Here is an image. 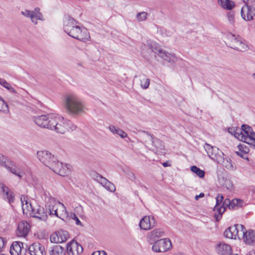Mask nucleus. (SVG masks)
<instances>
[{"label":"nucleus","mask_w":255,"mask_h":255,"mask_svg":"<svg viewBox=\"0 0 255 255\" xmlns=\"http://www.w3.org/2000/svg\"><path fill=\"white\" fill-rule=\"evenodd\" d=\"M33 121L38 127L54 130L57 133L64 134L69 130H74L76 126L68 120L56 114L42 115L33 117Z\"/></svg>","instance_id":"nucleus-1"},{"label":"nucleus","mask_w":255,"mask_h":255,"mask_svg":"<svg viewBox=\"0 0 255 255\" xmlns=\"http://www.w3.org/2000/svg\"><path fill=\"white\" fill-rule=\"evenodd\" d=\"M64 107L68 114L79 115L84 113V106L81 100L74 94H68L64 96Z\"/></svg>","instance_id":"nucleus-2"},{"label":"nucleus","mask_w":255,"mask_h":255,"mask_svg":"<svg viewBox=\"0 0 255 255\" xmlns=\"http://www.w3.org/2000/svg\"><path fill=\"white\" fill-rule=\"evenodd\" d=\"M79 22L73 17L67 15L63 18V30L68 35L74 38L78 35L77 32L80 30Z\"/></svg>","instance_id":"nucleus-3"},{"label":"nucleus","mask_w":255,"mask_h":255,"mask_svg":"<svg viewBox=\"0 0 255 255\" xmlns=\"http://www.w3.org/2000/svg\"><path fill=\"white\" fill-rule=\"evenodd\" d=\"M150 50L155 54V56L158 55L163 60L171 63H174L177 61V57L173 54L169 53L162 49L157 44L152 42L148 44Z\"/></svg>","instance_id":"nucleus-4"},{"label":"nucleus","mask_w":255,"mask_h":255,"mask_svg":"<svg viewBox=\"0 0 255 255\" xmlns=\"http://www.w3.org/2000/svg\"><path fill=\"white\" fill-rule=\"evenodd\" d=\"M223 196L221 194H218L216 198V204L214 208V211L215 212V217L217 221H219L221 219L222 214L226 210V206L229 207V209L231 208V206H230L231 201L228 199H225L223 205L220 206V204L223 202Z\"/></svg>","instance_id":"nucleus-5"},{"label":"nucleus","mask_w":255,"mask_h":255,"mask_svg":"<svg viewBox=\"0 0 255 255\" xmlns=\"http://www.w3.org/2000/svg\"><path fill=\"white\" fill-rule=\"evenodd\" d=\"M0 164L19 178H21L24 174V172L20 170L13 161L1 154H0Z\"/></svg>","instance_id":"nucleus-6"},{"label":"nucleus","mask_w":255,"mask_h":255,"mask_svg":"<svg viewBox=\"0 0 255 255\" xmlns=\"http://www.w3.org/2000/svg\"><path fill=\"white\" fill-rule=\"evenodd\" d=\"M228 37L230 40L229 46L232 48L242 52L246 51L248 49V44L239 36H237L234 34H230Z\"/></svg>","instance_id":"nucleus-7"},{"label":"nucleus","mask_w":255,"mask_h":255,"mask_svg":"<svg viewBox=\"0 0 255 255\" xmlns=\"http://www.w3.org/2000/svg\"><path fill=\"white\" fill-rule=\"evenodd\" d=\"M204 148L211 159L217 162L221 161V157L223 156L224 153L218 147L206 143Z\"/></svg>","instance_id":"nucleus-8"},{"label":"nucleus","mask_w":255,"mask_h":255,"mask_svg":"<svg viewBox=\"0 0 255 255\" xmlns=\"http://www.w3.org/2000/svg\"><path fill=\"white\" fill-rule=\"evenodd\" d=\"M70 166L69 164H63L59 162L56 158V161L53 162L49 169L55 173L64 176L69 173L70 171Z\"/></svg>","instance_id":"nucleus-9"},{"label":"nucleus","mask_w":255,"mask_h":255,"mask_svg":"<svg viewBox=\"0 0 255 255\" xmlns=\"http://www.w3.org/2000/svg\"><path fill=\"white\" fill-rule=\"evenodd\" d=\"M172 244L169 239H162L155 242L152 247L155 252H165L171 249Z\"/></svg>","instance_id":"nucleus-10"},{"label":"nucleus","mask_w":255,"mask_h":255,"mask_svg":"<svg viewBox=\"0 0 255 255\" xmlns=\"http://www.w3.org/2000/svg\"><path fill=\"white\" fill-rule=\"evenodd\" d=\"M38 160L49 168L53 162L56 161V157L47 150H40L37 152Z\"/></svg>","instance_id":"nucleus-11"},{"label":"nucleus","mask_w":255,"mask_h":255,"mask_svg":"<svg viewBox=\"0 0 255 255\" xmlns=\"http://www.w3.org/2000/svg\"><path fill=\"white\" fill-rule=\"evenodd\" d=\"M21 13L23 16L29 18L31 21L34 24L37 23V20H43V17L42 14L40 12V9L38 7H36L34 10H29L25 9L21 11Z\"/></svg>","instance_id":"nucleus-12"},{"label":"nucleus","mask_w":255,"mask_h":255,"mask_svg":"<svg viewBox=\"0 0 255 255\" xmlns=\"http://www.w3.org/2000/svg\"><path fill=\"white\" fill-rule=\"evenodd\" d=\"M239 227L241 229L240 231L241 235H243V240L245 244L249 245H255V231L252 230L246 231L244 226L242 225H240Z\"/></svg>","instance_id":"nucleus-13"},{"label":"nucleus","mask_w":255,"mask_h":255,"mask_svg":"<svg viewBox=\"0 0 255 255\" xmlns=\"http://www.w3.org/2000/svg\"><path fill=\"white\" fill-rule=\"evenodd\" d=\"M0 192L4 201L11 204L15 200V195L12 191L2 183H0Z\"/></svg>","instance_id":"nucleus-14"},{"label":"nucleus","mask_w":255,"mask_h":255,"mask_svg":"<svg viewBox=\"0 0 255 255\" xmlns=\"http://www.w3.org/2000/svg\"><path fill=\"white\" fill-rule=\"evenodd\" d=\"M66 247L68 255H79L83 250L82 246L74 240L68 243Z\"/></svg>","instance_id":"nucleus-15"},{"label":"nucleus","mask_w":255,"mask_h":255,"mask_svg":"<svg viewBox=\"0 0 255 255\" xmlns=\"http://www.w3.org/2000/svg\"><path fill=\"white\" fill-rule=\"evenodd\" d=\"M241 15L245 20H251L255 16V7L253 6H250L245 3L241 9Z\"/></svg>","instance_id":"nucleus-16"},{"label":"nucleus","mask_w":255,"mask_h":255,"mask_svg":"<svg viewBox=\"0 0 255 255\" xmlns=\"http://www.w3.org/2000/svg\"><path fill=\"white\" fill-rule=\"evenodd\" d=\"M154 218L152 216H145L140 221L139 227L141 229L148 230L155 226Z\"/></svg>","instance_id":"nucleus-17"},{"label":"nucleus","mask_w":255,"mask_h":255,"mask_svg":"<svg viewBox=\"0 0 255 255\" xmlns=\"http://www.w3.org/2000/svg\"><path fill=\"white\" fill-rule=\"evenodd\" d=\"M240 226L239 225H235L232 227H229L224 232V236L231 239H236L237 238H239L241 235V232L239 231V229H241L239 227Z\"/></svg>","instance_id":"nucleus-18"},{"label":"nucleus","mask_w":255,"mask_h":255,"mask_svg":"<svg viewBox=\"0 0 255 255\" xmlns=\"http://www.w3.org/2000/svg\"><path fill=\"white\" fill-rule=\"evenodd\" d=\"M30 255H45L44 247L40 243H36L31 245L28 248Z\"/></svg>","instance_id":"nucleus-19"},{"label":"nucleus","mask_w":255,"mask_h":255,"mask_svg":"<svg viewBox=\"0 0 255 255\" xmlns=\"http://www.w3.org/2000/svg\"><path fill=\"white\" fill-rule=\"evenodd\" d=\"M33 210L30 211L33 217L36 218L40 220L46 221L47 219V215L43 207L37 206L36 208L33 207Z\"/></svg>","instance_id":"nucleus-20"},{"label":"nucleus","mask_w":255,"mask_h":255,"mask_svg":"<svg viewBox=\"0 0 255 255\" xmlns=\"http://www.w3.org/2000/svg\"><path fill=\"white\" fill-rule=\"evenodd\" d=\"M58 201L55 199H51L49 202L45 204L46 208L48 210L50 215H55L59 218V214L58 212L59 207Z\"/></svg>","instance_id":"nucleus-21"},{"label":"nucleus","mask_w":255,"mask_h":255,"mask_svg":"<svg viewBox=\"0 0 255 255\" xmlns=\"http://www.w3.org/2000/svg\"><path fill=\"white\" fill-rule=\"evenodd\" d=\"M58 201L55 199H51L49 202L45 204L46 208L48 210L50 215H55L59 218V214L58 212L59 207Z\"/></svg>","instance_id":"nucleus-22"},{"label":"nucleus","mask_w":255,"mask_h":255,"mask_svg":"<svg viewBox=\"0 0 255 255\" xmlns=\"http://www.w3.org/2000/svg\"><path fill=\"white\" fill-rule=\"evenodd\" d=\"M25 251L23 244L20 242H14L10 248V253L12 255H20L22 253L24 254Z\"/></svg>","instance_id":"nucleus-23"},{"label":"nucleus","mask_w":255,"mask_h":255,"mask_svg":"<svg viewBox=\"0 0 255 255\" xmlns=\"http://www.w3.org/2000/svg\"><path fill=\"white\" fill-rule=\"evenodd\" d=\"M30 230V225L25 221L20 222L17 226V235L19 237H25Z\"/></svg>","instance_id":"nucleus-24"},{"label":"nucleus","mask_w":255,"mask_h":255,"mask_svg":"<svg viewBox=\"0 0 255 255\" xmlns=\"http://www.w3.org/2000/svg\"><path fill=\"white\" fill-rule=\"evenodd\" d=\"M217 253L221 255H230L232 252V248L228 244L224 243H220L216 246Z\"/></svg>","instance_id":"nucleus-25"},{"label":"nucleus","mask_w":255,"mask_h":255,"mask_svg":"<svg viewBox=\"0 0 255 255\" xmlns=\"http://www.w3.org/2000/svg\"><path fill=\"white\" fill-rule=\"evenodd\" d=\"M221 161H218V164H220L224 167L230 171H235L236 169V167L234 163H233L231 159L226 156L224 154L221 157Z\"/></svg>","instance_id":"nucleus-26"},{"label":"nucleus","mask_w":255,"mask_h":255,"mask_svg":"<svg viewBox=\"0 0 255 255\" xmlns=\"http://www.w3.org/2000/svg\"><path fill=\"white\" fill-rule=\"evenodd\" d=\"M79 29L80 30L77 32L78 35H76L74 38L84 42L89 40L90 36L87 29L83 26H80Z\"/></svg>","instance_id":"nucleus-27"},{"label":"nucleus","mask_w":255,"mask_h":255,"mask_svg":"<svg viewBox=\"0 0 255 255\" xmlns=\"http://www.w3.org/2000/svg\"><path fill=\"white\" fill-rule=\"evenodd\" d=\"M20 200L22 204V210L24 213H30V211H34L33 206L29 202L26 196L24 195L21 196Z\"/></svg>","instance_id":"nucleus-28"},{"label":"nucleus","mask_w":255,"mask_h":255,"mask_svg":"<svg viewBox=\"0 0 255 255\" xmlns=\"http://www.w3.org/2000/svg\"><path fill=\"white\" fill-rule=\"evenodd\" d=\"M108 129L114 134H117L122 138H124L128 136V134L126 132L120 128L116 127L114 125H110L108 127Z\"/></svg>","instance_id":"nucleus-29"},{"label":"nucleus","mask_w":255,"mask_h":255,"mask_svg":"<svg viewBox=\"0 0 255 255\" xmlns=\"http://www.w3.org/2000/svg\"><path fill=\"white\" fill-rule=\"evenodd\" d=\"M49 252L50 255H65V254L64 248L58 245L51 247Z\"/></svg>","instance_id":"nucleus-30"},{"label":"nucleus","mask_w":255,"mask_h":255,"mask_svg":"<svg viewBox=\"0 0 255 255\" xmlns=\"http://www.w3.org/2000/svg\"><path fill=\"white\" fill-rule=\"evenodd\" d=\"M218 4L227 10L232 9L235 6V2L231 0H218Z\"/></svg>","instance_id":"nucleus-31"},{"label":"nucleus","mask_w":255,"mask_h":255,"mask_svg":"<svg viewBox=\"0 0 255 255\" xmlns=\"http://www.w3.org/2000/svg\"><path fill=\"white\" fill-rule=\"evenodd\" d=\"M234 135L239 140L244 141L248 144H251L248 141V136H246L244 133H243L241 129L237 128L235 131H234Z\"/></svg>","instance_id":"nucleus-32"},{"label":"nucleus","mask_w":255,"mask_h":255,"mask_svg":"<svg viewBox=\"0 0 255 255\" xmlns=\"http://www.w3.org/2000/svg\"><path fill=\"white\" fill-rule=\"evenodd\" d=\"M103 187H104L107 190L110 191L111 192H114L115 191L116 188L114 185L108 181L106 178L103 179L102 181L100 183Z\"/></svg>","instance_id":"nucleus-33"},{"label":"nucleus","mask_w":255,"mask_h":255,"mask_svg":"<svg viewBox=\"0 0 255 255\" xmlns=\"http://www.w3.org/2000/svg\"><path fill=\"white\" fill-rule=\"evenodd\" d=\"M58 238L60 243L64 242L69 238V235L67 231L64 230H60L57 232Z\"/></svg>","instance_id":"nucleus-34"},{"label":"nucleus","mask_w":255,"mask_h":255,"mask_svg":"<svg viewBox=\"0 0 255 255\" xmlns=\"http://www.w3.org/2000/svg\"><path fill=\"white\" fill-rule=\"evenodd\" d=\"M58 206L59 207V210L61 211L59 214V218L63 220V217H68L69 216V214H68L66 210V208L64 205L60 202L58 201Z\"/></svg>","instance_id":"nucleus-35"},{"label":"nucleus","mask_w":255,"mask_h":255,"mask_svg":"<svg viewBox=\"0 0 255 255\" xmlns=\"http://www.w3.org/2000/svg\"><path fill=\"white\" fill-rule=\"evenodd\" d=\"M164 235V232L160 229H155L150 233L149 237L150 239L155 240L156 238H160Z\"/></svg>","instance_id":"nucleus-36"},{"label":"nucleus","mask_w":255,"mask_h":255,"mask_svg":"<svg viewBox=\"0 0 255 255\" xmlns=\"http://www.w3.org/2000/svg\"><path fill=\"white\" fill-rule=\"evenodd\" d=\"M0 85L8 90L10 92L13 94L17 93L16 90L4 79L0 80Z\"/></svg>","instance_id":"nucleus-37"},{"label":"nucleus","mask_w":255,"mask_h":255,"mask_svg":"<svg viewBox=\"0 0 255 255\" xmlns=\"http://www.w3.org/2000/svg\"><path fill=\"white\" fill-rule=\"evenodd\" d=\"M191 170L200 178H203L205 176V171L195 165L191 167Z\"/></svg>","instance_id":"nucleus-38"},{"label":"nucleus","mask_w":255,"mask_h":255,"mask_svg":"<svg viewBox=\"0 0 255 255\" xmlns=\"http://www.w3.org/2000/svg\"><path fill=\"white\" fill-rule=\"evenodd\" d=\"M222 180L224 181V183L222 184V186L225 188H227L230 191H232L234 189V185L233 182L229 179L224 180V178H222Z\"/></svg>","instance_id":"nucleus-39"},{"label":"nucleus","mask_w":255,"mask_h":255,"mask_svg":"<svg viewBox=\"0 0 255 255\" xmlns=\"http://www.w3.org/2000/svg\"><path fill=\"white\" fill-rule=\"evenodd\" d=\"M0 111L4 113H7L9 111L7 104L1 97H0Z\"/></svg>","instance_id":"nucleus-40"},{"label":"nucleus","mask_w":255,"mask_h":255,"mask_svg":"<svg viewBox=\"0 0 255 255\" xmlns=\"http://www.w3.org/2000/svg\"><path fill=\"white\" fill-rule=\"evenodd\" d=\"M241 130L244 133L246 134V136H249L251 133L253 131L252 128L247 125H243L242 126Z\"/></svg>","instance_id":"nucleus-41"},{"label":"nucleus","mask_w":255,"mask_h":255,"mask_svg":"<svg viewBox=\"0 0 255 255\" xmlns=\"http://www.w3.org/2000/svg\"><path fill=\"white\" fill-rule=\"evenodd\" d=\"M147 16V13L144 11L138 12L136 15V19L139 22L145 20Z\"/></svg>","instance_id":"nucleus-42"},{"label":"nucleus","mask_w":255,"mask_h":255,"mask_svg":"<svg viewBox=\"0 0 255 255\" xmlns=\"http://www.w3.org/2000/svg\"><path fill=\"white\" fill-rule=\"evenodd\" d=\"M41 197L44 200L45 204L49 202L50 199H55L54 198L51 197L50 193L48 191L44 190L41 194Z\"/></svg>","instance_id":"nucleus-43"},{"label":"nucleus","mask_w":255,"mask_h":255,"mask_svg":"<svg viewBox=\"0 0 255 255\" xmlns=\"http://www.w3.org/2000/svg\"><path fill=\"white\" fill-rule=\"evenodd\" d=\"M150 84V80L145 77L140 80V86L142 89H146L148 88Z\"/></svg>","instance_id":"nucleus-44"},{"label":"nucleus","mask_w":255,"mask_h":255,"mask_svg":"<svg viewBox=\"0 0 255 255\" xmlns=\"http://www.w3.org/2000/svg\"><path fill=\"white\" fill-rule=\"evenodd\" d=\"M244 202L242 200L239 199H234L232 200L230 204L231 208H233L235 207H241L243 205Z\"/></svg>","instance_id":"nucleus-45"},{"label":"nucleus","mask_w":255,"mask_h":255,"mask_svg":"<svg viewBox=\"0 0 255 255\" xmlns=\"http://www.w3.org/2000/svg\"><path fill=\"white\" fill-rule=\"evenodd\" d=\"M68 217L74 220L77 225L83 227V224L74 213H71L69 214V216Z\"/></svg>","instance_id":"nucleus-46"},{"label":"nucleus","mask_w":255,"mask_h":255,"mask_svg":"<svg viewBox=\"0 0 255 255\" xmlns=\"http://www.w3.org/2000/svg\"><path fill=\"white\" fill-rule=\"evenodd\" d=\"M91 176L94 179H95L100 183H101L103 179L104 178V177L102 176L101 175L99 174L98 173L95 172L92 173Z\"/></svg>","instance_id":"nucleus-47"},{"label":"nucleus","mask_w":255,"mask_h":255,"mask_svg":"<svg viewBox=\"0 0 255 255\" xmlns=\"http://www.w3.org/2000/svg\"><path fill=\"white\" fill-rule=\"evenodd\" d=\"M228 20L229 22L233 24L234 23L235 21V14L232 11H230L227 14Z\"/></svg>","instance_id":"nucleus-48"},{"label":"nucleus","mask_w":255,"mask_h":255,"mask_svg":"<svg viewBox=\"0 0 255 255\" xmlns=\"http://www.w3.org/2000/svg\"><path fill=\"white\" fill-rule=\"evenodd\" d=\"M238 147L240 151H243L245 153H247L249 152V148L244 144H240Z\"/></svg>","instance_id":"nucleus-49"},{"label":"nucleus","mask_w":255,"mask_h":255,"mask_svg":"<svg viewBox=\"0 0 255 255\" xmlns=\"http://www.w3.org/2000/svg\"><path fill=\"white\" fill-rule=\"evenodd\" d=\"M248 141H249L250 143H251V144H252V141L254 142L255 141V132L254 131V130L251 133L250 135L248 136Z\"/></svg>","instance_id":"nucleus-50"},{"label":"nucleus","mask_w":255,"mask_h":255,"mask_svg":"<svg viewBox=\"0 0 255 255\" xmlns=\"http://www.w3.org/2000/svg\"><path fill=\"white\" fill-rule=\"evenodd\" d=\"M50 241L52 243H58L60 242L58 238V235L56 233L51 236Z\"/></svg>","instance_id":"nucleus-51"},{"label":"nucleus","mask_w":255,"mask_h":255,"mask_svg":"<svg viewBox=\"0 0 255 255\" xmlns=\"http://www.w3.org/2000/svg\"><path fill=\"white\" fill-rule=\"evenodd\" d=\"M6 243V240L2 237H0V252L4 248L5 244Z\"/></svg>","instance_id":"nucleus-52"},{"label":"nucleus","mask_w":255,"mask_h":255,"mask_svg":"<svg viewBox=\"0 0 255 255\" xmlns=\"http://www.w3.org/2000/svg\"><path fill=\"white\" fill-rule=\"evenodd\" d=\"M143 132L147 134L149 139L152 142V143H154V141H153L154 136L153 135H151L149 132L145 131H143Z\"/></svg>","instance_id":"nucleus-53"},{"label":"nucleus","mask_w":255,"mask_h":255,"mask_svg":"<svg viewBox=\"0 0 255 255\" xmlns=\"http://www.w3.org/2000/svg\"><path fill=\"white\" fill-rule=\"evenodd\" d=\"M92 255H107V253L104 251L94 252Z\"/></svg>","instance_id":"nucleus-54"},{"label":"nucleus","mask_w":255,"mask_h":255,"mask_svg":"<svg viewBox=\"0 0 255 255\" xmlns=\"http://www.w3.org/2000/svg\"><path fill=\"white\" fill-rule=\"evenodd\" d=\"M128 176L129 179L131 180H133L135 179V176L132 172L129 173L128 174Z\"/></svg>","instance_id":"nucleus-55"},{"label":"nucleus","mask_w":255,"mask_h":255,"mask_svg":"<svg viewBox=\"0 0 255 255\" xmlns=\"http://www.w3.org/2000/svg\"><path fill=\"white\" fill-rule=\"evenodd\" d=\"M204 196V194L203 193H201L199 195H196L195 197V200H198L199 198H202Z\"/></svg>","instance_id":"nucleus-56"},{"label":"nucleus","mask_w":255,"mask_h":255,"mask_svg":"<svg viewBox=\"0 0 255 255\" xmlns=\"http://www.w3.org/2000/svg\"><path fill=\"white\" fill-rule=\"evenodd\" d=\"M234 131H235V129L233 128H230L229 129V132H230L231 133H232V134H234Z\"/></svg>","instance_id":"nucleus-57"},{"label":"nucleus","mask_w":255,"mask_h":255,"mask_svg":"<svg viewBox=\"0 0 255 255\" xmlns=\"http://www.w3.org/2000/svg\"><path fill=\"white\" fill-rule=\"evenodd\" d=\"M245 3L253 2L255 1V0H244Z\"/></svg>","instance_id":"nucleus-58"},{"label":"nucleus","mask_w":255,"mask_h":255,"mask_svg":"<svg viewBox=\"0 0 255 255\" xmlns=\"http://www.w3.org/2000/svg\"><path fill=\"white\" fill-rule=\"evenodd\" d=\"M236 153L237 154L241 157H243V155L239 151H236Z\"/></svg>","instance_id":"nucleus-59"},{"label":"nucleus","mask_w":255,"mask_h":255,"mask_svg":"<svg viewBox=\"0 0 255 255\" xmlns=\"http://www.w3.org/2000/svg\"><path fill=\"white\" fill-rule=\"evenodd\" d=\"M162 165L164 166V167H167L169 165L168 164L167 162H164L162 163Z\"/></svg>","instance_id":"nucleus-60"},{"label":"nucleus","mask_w":255,"mask_h":255,"mask_svg":"<svg viewBox=\"0 0 255 255\" xmlns=\"http://www.w3.org/2000/svg\"><path fill=\"white\" fill-rule=\"evenodd\" d=\"M248 255H255V251L250 252L249 254Z\"/></svg>","instance_id":"nucleus-61"},{"label":"nucleus","mask_w":255,"mask_h":255,"mask_svg":"<svg viewBox=\"0 0 255 255\" xmlns=\"http://www.w3.org/2000/svg\"><path fill=\"white\" fill-rule=\"evenodd\" d=\"M252 76L254 78V79L255 80V73L253 74Z\"/></svg>","instance_id":"nucleus-62"},{"label":"nucleus","mask_w":255,"mask_h":255,"mask_svg":"<svg viewBox=\"0 0 255 255\" xmlns=\"http://www.w3.org/2000/svg\"><path fill=\"white\" fill-rule=\"evenodd\" d=\"M156 141H157V142H161V141H160V140H158V139H156Z\"/></svg>","instance_id":"nucleus-63"},{"label":"nucleus","mask_w":255,"mask_h":255,"mask_svg":"<svg viewBox=\"0 0 255 255\" xmlns=\"http://www.w3.org/2000/svg\"><path fill=\"white\" fill-rule=\"evenodd\" d=\"M0 80H2V79H1V78H0Z\"/></svg>","instance_id":"nucleus-64"}]
</instances>
